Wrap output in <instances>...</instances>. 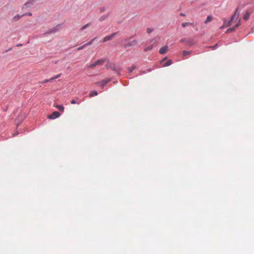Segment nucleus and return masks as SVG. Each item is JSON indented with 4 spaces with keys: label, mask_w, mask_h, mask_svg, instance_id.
Instances as JSON below:
<instances>
[{
    "label": "nucleus",
    "mask_w": 254,
    "mask_h": 254,
    "mask_svg": "<svg viewBox=\"0 0 254 254\" xmlns=\"http://www.w3.org/2000/svg\"><path fill=\"white\" fill-rule=\"evenodd\" d=\"M116 34H117V33L115 32L111 35L106 36L103 39V42H106L107 41L112 40L115 37Z\"/></svg>",
    "instance_id": "nucleus-5"
},
{
    "label": "nucleus",
    "mask_w": 254,
    "mask_h": 254,
    "mask_svg": "<svg viewBox=\"0 0 254 254\" xmlns=\"http://www.w3.org/2000/svg\"><path fill=\"white\" fill-rule=\"evenodd\" d=\"M60 116V114L58 112L55 111L49 116V118L50 119H55L58 118Z\"/></svg>",
    "instance_id": "nucleus-8"
},
{
    "label": "nucleus",
    "mask_w": 254,
    "mask_h": 254,
    "mask_svg": "<svg viewBox=\"0 0 254 254\" xmlns=\"http://www.w3.org/2000/svg\"><path fill=\"white\" fill-rule=\"evenodd\" d=\"M181 16H185V14L183 13H181V14H180Z\"/></svg>",
    "instance_id": "nucleus-31"
},
{
    "label": "nucleus",
    "mask_w": 254,
    "mask_h": 254,
    "mask_svg": "<svg viewBox=\"0 0 254 254\" xmlns=\"http://www.w3.org/2000/svg\"><path fill=\"white\" fill-rule=\"evenodd\" d=\"M223 26H221L220 28L222 29V28H223Z\"/></svg>",
    "instance_id": "nucleus-33"
},
{
    "label": "nucleus",
    "mask_w": 254,
    "mask_h": 254,
    "mask_svg": "<svg viewBox=\"0 0 254 254\" xmlns=\"http://www.w3.org/2000/svg\"><path fill=\"white\" fill-rule=\"evenodd\" d=\"M71 104H79L80 103V102L76 101L74 100H72L70 101Z\"/></svg>",
    "instance_id": "nucleus-21"
},
{
    "label": "nucleus",
    "mask_w": 254,
    "mask_h": 254,
    "mask_svg": "<svg viewBox=\"0 0 254 254\" xmlns=\"http://www.w3.org/2000/svg\"><path fill=\"white\" fill-rule=\"evenodd\" d=\"M95 39V38H94L93 39H92L89 43H87L85 44V46H87V45H91L92 44L93 42L94 41Z\"/></svg>",
    "instance_id": "nucleus-23"
},
{
    "label": "nucleus",
    "mask_w": 254,
    "mask_h": 254,
    "mask_svg": "<svg viewBox=\"0 0 254 254\" xmlns=\"http://www.w3.org/2000/svg\"><path fill=\"white\" fill-rule=\"evenodd\" d=\"M98 95V93L96 91H93L91 92L89 94V97H92L94 96H96Z\"/></svg>",
    "instance_id": "nucleus-12"
},
{
    "label": "nucleus",
    "mask_w": 254,
    "mask_h": 254,
    "mask_svg": "<svg viewBox=\"0 0 254 254\" xmlns=\"http://www.w3.org/2000/svg\"><path fill=\"white\" fill-rule=\"evenodd\" d=\"M61 73H60V74H58L57 75H55V76L52 77L51 78V79H52V80H54L55 79L58 78L59 77H60L61 76Z\"/></svg>",
    "instance_id": "nucleus-20"
},
{
    "label": "nucleus",
    "mask_w": 254,
    "mask_h": 254,
    "mask_svg": "<svg viewBox=\"0 0 254 254\" xmlns=\"http://www.w3.org/2000/svg\"><path fill=\"white\" fill-rule=\"evenodd\" d=\"M153 31V28H147V32L149 34L151 33L152 31Z\"/></svg>",
    "instance_id": "nucleus-25"
},
{
    "label": "nucleus",
    "mask_w": 254,
    "mask_h": 254,
    "mask_svg": "<svg viewBox=\"0 0 254 254\" xmlns=\"http://www.w3.org/2000/svg\"><path fill=\"white\" fill-rule=\"evenodd\" d=\"M241 24V19H239L237 24H236L234 26L236 28H238Z\"/></svg>",
    "instance_id": "nucleus-22"
},
{
    "label": "nucleus",
    "mask_w": 254,
    "mask_h": 254,
    "mask_svg": "<svg viewBox=\"0 0 254 254\" xmlns=\"http://www.w3.org/2000/svg\"><path fill=\"white\" fill-rule=\"evenodd\" d=\"M190 54V52L188 51H184L183 53V56H186V55H189Z\"/></svg>",
    "instance_id": "nucleus-24"
},
{
    "label": "nucleus",
    "mask_w": 254,
    "mask_h": 254,
    "mask_svg": "<svg viewBox=\"0 0 254 254\" xmlns=\"http://www.w3.org/2000/svg\"><path fill=\"white\" fill-rule=\"evenodd\" d=\"M21 45H22L21 44H18V45H17V46H21Z\"/></svg>",
    "instance_id": "nucleus-32"
},
{
    "label": "nucleus",
    "mask_w": 254,
    "mask_h": 254,
    "mask_svg": "<svg viewBox=\"0 0 254 254\" xmlns=\"http://www.w3.org/2000/svg\"><path fill=\"white\" fill-rule=\"evenodd\" d=\"M212 20V17L211 16H208L206 20L204 21V23H207L208 22L211 21Z\"/></svg>",
    "instance_id": "nucleus-15"
},
{
    "label": "nucleus",
    "mask_w": 254,
    "mask_h": 254,
    "mask_svg": "<svg viewBox=\"0 0 254 254\" xmlns=\"http://www.w3.org/2000/svg\"><path fill=\"white\" fill-rule=\"evenodd\" d=\"M232 21H231V20L228 22L226 26L227 27H229L231 25V23H232Z\"/></svg>",
    "instance_id": "nucleus-28"
},
{
    "label": "nucleus",
    "mask_w": 254,
    "mask_h": 254,
    "mask_svg": "<svg viewBox=\"0 0 254 254\" xmlns=\"http://www.w3.org/2000/svg\"><path fill=\"white\" fill-rule=\"evenodd\" d=\"M51 80H52V79H51V78L49 79H45L44 81H42L41 83H47V82H49V81H50Z\"/></svg>",
    "instance_id": "nucleus-26"
},
{
    "label": "nucleus",
    "mask_w": 254,
    "mask_h": 254,
    "mask_svg": "<svg viewBox=\"0 0 254 254\" xmlns=\"http://www.w3.org/2000/svg\"><path fill=\"white\" fill-rule=\"evenodd\" d=\"M166 58H165L160 62V64H161L162 66H167L173 64L172 61L168 60V61H166Z\"/></svg>",
    "instance_id": "nucleus-2"
},
{
    "label": "nucleus",
    "mask_w": 254,
    "mask_h": 254,
    "mask_svg": "<svg viewBox=\"0 0 254 254\" xmlns=\"http://www.w3.org/2000/svg\"><path fill=\"white\" fill-rule=\"evenodd\" d=\"M217 46H218V45L216 44H215L214 46L211 47V48L212 49H215Z\"/></svg>",
    "instance_id": "nucleus-30"
},
{
    "label": "nucleus",
    "mask_w": 254,
    "mask_h": 254,
    "mask_svg": "<svg viewBox=\"0 0 254 254\" xmlns=\"http://www.w3.org/2000/svg\"><path fill=\"white\" fill-rule=\"evenodd\" d=\"M23 15H24H24H27L28 16H32V13L31 12H28V13H25V14H24Z\"/></svg>",
    "instance_id": "nucleus-29"
},
{
    "label": "nucleus",
    "mask_w": 254,
    "mask_h": 254,
    "mask_svg": "<svg viewBox=\"0 0 254 254\" xmlns=\"http://www.w3.org/2000/svg\"><path fill=\"white\" fill-rule=\"evenodd\" d=\"M250 13L248 11H247L246 12V13H245L244 16H243V19L245 20H248V19L250 17Z\"/></svg>",
    "instance_id": "nucleus-11"
},
{
    "label": "nucleus",
    "mask_w": 254,
    "mask_h": 254,
    "mask_svg": "<svg viewBox=\"0 0 254 254\" xmlns=\"http://www.w3.org/2000/svg\"><path fill=\"white\" fill-rule=\"evenodd\" d=\"M157 46V43L156 42H154L152 44L147 46L146 47H145L144 49V51L147 52L148 51H150L152 50L154 47H156Z\"/></svg>",
    "instance_id": "nucleus-6"
},
{
    "label": "nucleus",
    "mask_w": 254,
    "mask_h": 254,
    "mask_svg": "<svg viewBox=\"0 0 254 254\" xmlns=\"http://www.w3.org/2000/svg\"><path fill=\"white\" fill-rule=\"evenodd\" d=\"M24 15H16L15 16H14L13 17V20L14 21H17L18 20H19L21 17L23 16Z\"/></svg>",
    "instance_id": "nucleus-14"
},
{
    "label": "nucleus",
    "mask_w": 254,
    "mask_h": 254,
    "mask_svg": "<svg viewBox=\"0 0 254 254\" xmlns=\"http://www.w3.org/2000/svg\"><path fill=\"white\" fill-rule=\"evenodd\" d=\"M236 29V28L235 27V26H234L232 28H230L227 29V30L226 31V33H231V32H233L234 31H235V30Z\"/></svg>",
    "instance_id": "nucleus-17"
},
{
    "label": "nucleus",
    "mask_w": 254,
    "mask_h": 254,
    "mask_svg": "<svg viewBox=\"0 0 254 254\" xmlns=\"http://www.w3.org/2000/svg\"><path fill=\"white\" fill-rule=\"evenodd\" d=\"M192 23L190 22H184L182 24L183 27H185L187 25H192Z\"/></svg>",
    "instance_id": "nucleus-18"
},
{
    "label": "nucleus",
    "mask_w": 254,
    "mask_h": 254,
    "mask_svg": "<svg viewBox=\"0 0 254 254\" xmlns=\"http://www.w3.org/2000/svg\"><path fill=\"white\" fill-rule=\"evenodd\" d=\"M106 59L105 58L98 60L94 63L90 64L88 66V67L90 68H93L97 65H103L104 64V63L106 62Z\"/></svg>",
    "instance_id": "nucleus-1"
},
{
    "label": "nucleus",
    "mask_w": 254,
    "mask_h": 254,
    "mask_svg": "<svg viewBox=\"0 0 254 254\" xmlns=\"http://www.w3.org/2000/svg\"><path fill=\"white\" fill-rule=\"evenodd\" d=\"M168 50V47L167 46H164L162 47L159 50V53L160 54H165L167 53Z\"/></svg>",
    "instance_id": "nucleus-9"
},
{
    "label": "nucleus",
    "mask_w": 254,
    "mask_h": 254,
    "mask_svg": "<svg viewBox=\"0 0 254 254\" xmlns=\"http://www.w3.org/2000/svg\"><path fill=\"white\" fill-rule=\"evenodd\" d=\"M135 68V66H134V65L131 66V67H128V71L129 72H131Z\"/></svg>",
    "instance_id": "nucleus-19"
},
{
    "label": "nucleus",
    "mask_w": 254,
    "mask_h": 254,
    "mask_svg": "<svg viewBox=\"0 0 254 254\" xmlns=\"http://www.w3.org/2000/svg\"><path fill=\"white\" fill-rule=\"evenodd\" d=\"M138 44V41L137 40H133L132 41H131V42L128 43H127V44H125L124 45V47L125 48H127V47H130V46H135L137 44Z\"/></svg>",
    "instance_id": "nucleus-3"
},
{
    "label": "nucleus",
    "mask_w": 254,
    "mask_h": 254,
    "mask_svg": "<svg viewBox=\"0 0 254 254\" xmlns=\"http://www.w3.org/2000/svg\"><path fill=\"white\" fill-rule=\"evenodd\" d=\"M111 81L110 79H108L106 80H103L99 82H97L96 83V84L100 85L102 88H104V87L106 85V84L109 83Z\"/></svg>",
    "instance_id": "nucleus-7"
},
{
    "label": "nucleus",
    "mask_w": 254,
    "mask_h": 254,
    "mask_svg": "<svg viewBox=\"0 0 254 254\" xmlns=\"http://www.w3.org/2000/svg\"><path fill=\"white\" fill-rule=\"evenodd\" d=\"M33 0H30V1H27V2H26L25 3V5L26 6V7H29L30 6V5H32L33 4Z\"/></svg>",
    "instance_id": "nucleus-16"
},
{
    "label": "nucleus",
    "mask_w": 254,
    "mask_h": 254,
    "mask_svg": "<svg viewBox=\"0 0 254 254\" xmlns=\"http://www.w3.org/2000/svg\"><path fill=\"white\" fill-rule=\"evenodd\" d=\"M240 13L238 11V9L237 8L235 13L232 15L231 18V21H233L234 20H237L238 18H239Z\"/></svg>",
    "instance_id": "nucleus-4"
},
{
    "label": "nucleus",
    "mask_w": 254,
    "mask_h": 254,
    "mask_svg": "<svg viewBox=\"0 0 254 254\" xmlns=\"http://www.w3.org/2000/svg\"><path fill=\"white\" fill-rule=\"evenodd\" d=\"M90 25V23H87L86 25H84L83 26H82L81 28H80L79 31L80 34H82L83 33V30L85 29H86V28L88 27Z\"/></svg>",
    "instance_id": "nucleus-10"
},
{
    "label": "nucleus",
    "mask_w": 254,
    "mask_h": 254,
    "mask_svg": "<svg viewBox=\"0 0 254 254\" xmlns=\"http://www.w3.org/2000/svg\"><path fill=\"white\" fill-rule=\"evenodd\" d=\"M85 46V44H84V45H83V46H80V47H79L77 48V51H79V50H82V49H83L84 48V47Z\"/></svg>",
    "instance_id": "nucleus-27"
},
{
    "label": "nucleus",
    "mask_w": 254,
    "mask_h": 254,
    "mask_svg": "<svg viewBox=\"0 0 254 254\" xmlns=\"http://www.w3.org/2000/svg\"><path fill=\"white\" fill-rule=\"evenodd\" d=\"M56 108H58L60 111L64 112V108L63 105H56Z\"/></svg>",
    "instance_id": "nucleus-13"
}]
</instances>
